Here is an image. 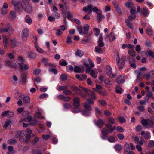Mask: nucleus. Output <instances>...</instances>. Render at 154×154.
Wrapping results in <instances>:
<instances>
[{"instance_id": "nucleus-1", "label": "nucleus", "mask_w": 154, "mask_h": 154, "mask_svg": "<svg viewBox=\"0 0 154 154\" xmlns=\"http://www.w3.org/2000/svg\"><path fill=\"white\" fill-rule=\"evenodd\" d=\"M11 3L14 6V9L18 13H21L23 11L24 8L20 1L12 0Z\"/></svg>"}, {"instance_id": "nucleus-2", "label": "nucleus", "mask_w": 154, "mask_h": 154, "mask_svg": "<svg viewBox=\"0 0 154 154\" xmlns=\"http://www.w3.org/2000/svg\"><path fill=\"white\" fill-rule=\"evenodd\" d=\"M82 106L85 110L81 111V114L86 116H89L91 115L90 111L92 110V108L90 105L88 104L87 102H84L82 103Z\"/></svg>"}, {"instance_id": "nucleus-3", "label": "nucleus", "mask_w": 154, "mask_h": 154, "mask_svg": "<svg viewBox=\"0 0 154 154\" xmlns=\"http://www.w3.org/2000/svg\"><path fill=\"white\" fill-rule=\"evenodd\" d=\"M24 60L22 57H18L17 68H19L21 70H28L29 69V66L28 65L24 64Z\"/></svg>"}, {"instance_id": "nucleus-4", "label": "nucleus", "mask_w": 154, "mask_h": 154, "mask_svg": "<svg viewBox=\"0 0 154 154\" xmlns=\"http://www.w3.org/2000/svg\"><path fill=\"white\" fill-rule=\"evenodd\" d=\"M141 122L142 124L147 129L154 127V121L151 119H143Z\"/></svg>"}, {"instance_id": "nucleus-5", "label": "nucleus", "mask_w": 154, "mask_h": 154, "mask_svg": "<svg viewBox=\"0 0 154 154\" xmlns=\"http://www.w3.org/2000/svg\"><path fill=\"white\" fill-rule=\"evenodd\" d=\"M3 25V24L2 23H0V33H3V32H7L8 31L11 32L13 31L12 27L10 23H6L5 26V28L2 26Z\"/></svg>"}, {"instance_id": "nucleus-6", "label": "nucleus", "mask_w": 154, "mask_h": 154, "mask_svg": "<svg viewBox=\"0 0 154 154\" xmlns=\"http://www.w3.org/2000/svg\"><path fill=\"white\" fill-rule=\"evenodd\" d=\"M29 31L27 28H24L22 30L21 33V38L23 41L26 42L29 36Z\"/></svg>"}, {"instance_id": "nucleus-7", "label": "nucleus", "mask_w": 154, "mask_h": 154, "mask_svg": "<svg viewBox=\"0 0 154 154\" xmlns=\"http://www.w3.org/2000/svg\"><path fill=\"white\" fill-rule=\"evenodd\" d=\"M18 59L17 60H14L11 62L9 60H7L5 63L6 65L10 67H13L14 68H16L17 67V64L18 63Z\"/></svg>"}, {"instance_id": "nucleus-8", "label": "nucleus", "mask_w": 154, "mask_h": 154, "mask_svg": "<svg viewBox=\"0 0 154 154\" xmlns=\"http://www.w3.org/2000/svg\"><path fill=\"white\" fill-rule=\"evenodd\" d=\"M116 60L119 69L121 68L124 64L125 60L122 58L120 59L119 55L118 53H117V54Z\"/></svg>"}, {"instance_id": "nucleus-9", "label": "nucleus", "mask_w": 154, "mask_h": 154, "mask_svg": "<svg viewBox=\"0 0 154 154\" xmlns=\"http://www.w3.org/2000/svg\"><path fill=\"white\" fill-rule=\"evenodd\" d=\"M106 71L107 75L110 77H114L116 76L115 74H112V69L109 65L106 66Z\"/></svg>"}, {"instance_id": "nucleus-10", "label": "nucleus", "mask_w": 154, "mask_h": 154, "mask_svg": "<svg viewBox=\"0 0 154 154\" xmlns=\"http://www.w3.org/2000/svg\"><path fill=\"white\" fill-rule=\"evenodd\" d=\"M81 88L83 91L85 92L86 94H88L90 96V97L93 99L95 100L96 99V97L94 94H93L91 95H90V93H91V92L89 90H88L86 88L84 87H81Z\"/></svg>"}, {"instance_id": "nucleus-11", "label": "nucleus", "mask_w": 154, "mask_h": 154, "mask_svg": "<svg viewBox=\"0 0 154 154\" xmlns=\"http://www.w3.org/2000/svg\"><path fill=\"white\" fill-rule=\"evenodd\" d=\"M80 99L78 97H75L73 100V105L75 108H78L80 105Z\"/></svg>"}, {"instance_id": "nucleus-12", "label": "nucleus", "mask_w": 154, "mask_h": 154, "mask_svg": "<svg viewBox=\"0 0 154 154\" xmlns=\"http://www.w3.org/2000/svg\"><path fill=\"white\" fill-rule=\"evenodd\" d=\"M125 81V77L124 75H120L117 77L116 82L119 84L124 83Z\"/></svg>"}, {"instance_id": "nucleus-13", "label": "nucleus", "mask_w": 154, "mask_h": 154, "mask_svg": "<svg viewBox=\"0 0 154 154\" xmlns=\"http://www.w3.org/2000/svg\"><path fill=\"white\" fill-rule=\"evenodd\" d=\"M92 6L91 5H89L87 7H84L83 8V11L85 12H91L92 11Z\"/></svg>"}, {"instance_id": "nucleus-14", "label": "nucleus", "mask_w": 154, "mask_h": 154, "mask_svg": "<svg viewBox=\"0 0 154 154\" xmlns=\"http://www.w3.org/2000/svg\"><path fill=\"white\" fill-rule=\"evenodd\" d=\"M26 134V132L24 131H21L17 132L16 135L15 136L16 138H18L20 137L24 136Z\"/></svg>"}, {"instance_id": "nucleus-15", "label": "nucleus", "mask_w": 154, "mask_h": 154, "mask_svg": "<svg viewBox=\"0 0 154 154\" xmlns=\"http://www.w3.org/2000/svg\"><path fill=\"white\" fill-rule=\"evenodd\" d=\"M143 16L144 17H147L149 15V11L147 8H144L142 10Z\"/></svg>"}, {"instance_id": "nucleus-16", "label": "nucleus", "mask_w": 154, "mask_h": 154, "mask_svg": "<svg viewBox=\"0 0 154 154\" xmlns=\"http://www.w3.org/2000/svg\"><path fill=\"white\" fill-rule=\"evenodd\" d=\"M2 38L3 39V44L5 48H7L8 45V39L6 36L5 35H2Z\"/></svg>"}, {"instance_id": "nucleus-17", "label": "nucleus", "mask_w": 154, "mask_h": 154, "mask_svg": "<svg viewBox=\"0 0 154 154\" xmlns=\"http://www.w3.org/2000/svg\"><path fill=\"white\" fill-rule=\"evenodd\" d=\"M94 69L91 71L90 75L93 78L95 79L97 77L98 72L96 69H95V70Z\"/></svg>"}, {"instance_id": "nucleus-18", "label": "nucleus", "mask_w": 154, "mask_h": 154, "mask_svg": "<svg viewBox=\"0 0 154 154\" xmlns=\"http://www.w3.org/2000/svg\"><path fill=\"white\" fill-rule=\"evenodd\" d=\"M35 46L36 49V51L40 53H44L45 52L44 50L40 48L38 45L37 42L35 43Z\"/></svg>"}, {"instance_id": "nucleus-19", "label": "nucleus", "mask_w": 154, "mask_h": 154, "mask_svg": "<svg viewBox=\"0 0 154 154\" xmlns=\"http://www.w3.org/2000/svg\"><path fill=\"white\" fill-rule=\"evenodd\" d=\"M141 135H144L143 137L145 139H148L150 138V133L149 132L145 133L144 131H143L141 132Z\"/></svg>"}, {"instance_id": "nucleus-20", "label": "nucleus", "mask_w": 154, "mask_h": 154, "mask_svg": "<svg viewBox=\"0 0 154 154\" xmlns=\"http://www.w3.org/2000/svg\"><path fill=\"white\" fill-rule=\"evenodd\" d=\"M89 27V26L88 24H86L84 25L83 26L84 34H86L88 33Z\"/></svg>"}, {"instance_id": "nucleus-21", "label": "nucleus", "mask_w": 154, "mask_h": 154, "mask_svg": "<svg viewBox=\"0 0 154 154\" xmlns=\"http://www.w3.org/2000/svg\"><path fill=\"white\" fill-rule=\"evenodd\" d=\"M135 61V60L133 58H130L129 59V62L130 64V66L134 68H135L136 67L134 63Z\"/></svg>"}, {"instance_id": "nucleus-22", "label": "nucleus", "mask_w": 154, "mask_h": 154, "mask_svg": "<svg viewBox=\"0 0 154 154\" xmlns=\"http://www.w3.org/2000/svg\"><path fill=\"white\" fill-rule=\"evenodd\" d=\"M117 138L116 137L111 136L108 138V140L111 143H114L116 141Z\"/></svg>"}, {"instance_id": "nucleus-23", "label": "nucleus", "mask_w": 154, "mask_h": 154, "mask_svg": "<svg viewBox=\"0 0 154 154\" xmlns=\"http://www.w3.org/2000/svg\"><path fill=\"white\" fill-rule=\"evenodd\" d=\"M14 97L17 99L20 100L23 97V95L20 93L17 92L15 93L14 94Z\"/></svg>"}, {"instance_id": "nucleus-24", "label": "nucleus", "mask_w": 154, "mask_h": 154, "mask_svg": "<svg viewBox=\"0 0 154 154\" xmlns=\"http://www.w3.org/2000/svg\"><path fill=\"white\" fill-rule=\"evenodd\" d=\"M95 51L98 53L102 54L103 53L102 48L99 46L95 47Z\"/></svg>"}, {"instance_id": "nucleus-25", "label": "nucleus", "mask_w": 154, "mask_h": 154, "mask_svg": "<svg viewBox=\"0 0 154 154\" xmlns=\"http://www.w3.org/2000/svg\"><path fill=\"white\" fill-rule=\"evenodd\" d=\"M28 56L29 57L33 58L35 56V53L33 51H31L28 53Z\"/></svg>"}, {"instance_id": "nucleus-26", "label": "nucleus", "mask_w": 154, "mask_h": 154, "mask_svg": "<svg viewBox=\"0 0 154 154\" xmlns=\"http://www.w3.org/2000/svg\"><path fill=\"white\" fill-rule=\"evenodd\" d=\"M108 37L109 38V40L110 41H113L116 38L114 33L112 32H111L110 34L109 35Z\"/></svg>"}, {"instance_id": "nucleus-27", "label": "nucleus", "mask_w": 154, "mask_h": 154, "mask_svg": "<svg viewBox=\"0 0 154 154\" xmlns=\"http://www.w3.org/2000/svg\"><path fill=\"white\" fill-rule=\"evenodd\" d=\"M71 88L74 91V92L77 93H81V90L77 87L75 86H72L71 87Z\"/></svg>"}, {"instance_id": "nucleus-28", "label": "nucleus", "mask_w": 154, "mask_h": 154, "mask_svg": "<svg viewBox=\"0 0 154 154\" xmlns=\"http://www.w3.org/2000/svg\"><path fill=\"white\" fill-rule=\"evenodd\" d=\"M26 22L29 24H31L32 22V20L31 18L28 15H26L25 17Z\"/></svg>"}, {"instance_id": "nucleus-29", "label": "nucleus", "mask_w": 154, "mask_h": 154, "mask_svg": "<svg viewBox=\"0 0 154 154\" xmlns=\"http://www.w3.org/2000/svg\"><path fill=\"white\" fill-rule=\"evenodd\" d=\"M125 22L127 26L130 29H133V26L131 23L129 21V20L127 19L125 20Z\"/></svg>"}, {"instance_id": "nucleus-30", "label": "nucleus", "mask_w": 154, "mask_h": 154, "mask_svg": "<svg viewBox=\"0 0 154 154\" xmlns=\"http://www.w3.org/2000/svg\"><path fill=\"white\" fill-rule=\"evenodd\" d=\"M97 123L98 127L101 128L102 125H104L105 123L103 120L99 119L97 121Z\"/></svg>"}, {"instance_id": "nucleus-31", "label": "nucleus", "mask_w": 154, "mask_h": 154, "mask_svg": "<svg viewBox=\"0 0 154 154\" xmlns=\"http://www.w3.org/2000/svg\"><path fill=\"white\" fill-rule=\"evenodd\" d=\"M75 54L77 56H79L80 57H81L84 54V53L81 50L77 49V51L75 53Z\"/></svg>"}, {"instance_id": "nucleus-32", "label": "nucleus", "mask_w": 154, "mask_h": 154, "mask_svg": "<svg viewBox=\"0 0 154 154\" xmlns=\"http://www.w3.org/2000/svg\"><path fill=\"white\" fill-rule=\"evenodd\" d=\"M104 82L107 86H110L112 85L111 80L109 79H106L104 81Z\"/></svg>"}, {"instance_id": "nucleus-33", "label": "nucleus", "mask_w": 154, "mask_h": 154, "mask_svg": "<svg viewBox=\"0 0 154 154\" xmlns=\"http://www.w3.org/2000/svg\"><path fill=\"white\" fill-rule=\"evenodd\" d=\"M16 14L15 12L13 11H11L10 13V17L12 19L14 20L16 17Z\"/></svg>"}, {"instance_id": "nucleus-34", "label": "nucleus", "mask_w": 154, "mask_h": 154, "mask_svg": "<svg viewBox=\"0 0 154 154\" xmlns=\"http://www.w3.org/2000/svg\"><path fill=\"white\" fill-rule=\"evenodd\" d=\"M10 41L11 42V46L13 48H14L16 45L15 39L14 38H11L10 39Z\"/></svg>"}, {"instance_id": "nucleus-35", "label": "nucleus", "mask_w": 154, "mask_h": 154, "mask_svg": "<svg viewBox=\"0 0 154 154\" xmlns=\"http://www.w3.org/2000/svg\"><path fill=\"white\" fill-rule=\"evenodd\" d=\"M9 113L11 114V115H13V112H10L9 111H5L2 113V116H6L7 117H9V116H8V114Z\"/></svg>"}, {"instance_id": "nucleus-36", "label": "nucleus", "mask_w": 154, "mask_h": 154, "mask_svg": "<svg viewBox=\"0 0 154 154\" xmlns=\"http://www.w3.org/2000/svg\"><path fill=\"white\" fill-rule=\"evenodd\" d=\"M128 52L129 55L131 57H134L136 55L135 52L134 50H129Z\"/></svg>"}, {"instance_id": "nucleus-37", "label": "nucleus", "mask_w": 154, "mask_h": 154, "mask_svg": "<svg viewBox=\"0 0 154 154\" xmlns=\"http://www.w3.org/2000/svg\"><path fill=\"white\" fill-rule=\"evenodd\" d=\"M108 121L109 124H113L115 123L116 120L114 118L110 117L108 119Z\"/></svg>"}, {"instance_id": "nucleus-38", "label": "nucleus", "mask_w": 154, "mask_h": 154, "mask_svg": "<svg viewBox=\"0 0 154 154\" xmlns=\"http://www.w3.org/2000/svg\"><path fill=\"white\" fill-rule=\"evenodd\" d=\"M24 10L28 13H31L32 12L33 9L32 7L29 6L24 9Z\"/></svg>"}, {"instance_id": "nucleus-39", "label": "nucleus", "mask_w": 154, "mask_h": 154, "mask_svg": "<svg viewBox=\"0 0 154 154\" xmlns=\"http://www.w3.org/2000/svg\"><path fill=\"white\" fill-rule=\"evenodd\" d=\"M23 101L25 103H28L30 102V98L28 96L25 97L23 99Z\"/></svg>"}, {"instance_id": "nucleus-40", "label": "nucleus", "mask_w": 154, "mask_h": 154, "mask_svg": "<svg viewBox=\"0 0 154 154\" xmlns=\"http://www.w3.org/2000/svg\"><path fill=\"white\" fill-rule=\"evenodd\" d=\"M98 102L102 106H105L106 105L107 103L106 101L103 100H100Z\"/></svg>"}, {"instance_id": "nucleus-41", "label": "nucleus", "mask_w": 154, "mask_h": 154, "mask_svg": "<svg viewBox=\"0 0 154 154\" xmlns=\"http://www.w3.org/2000/svg\"><path fill=\"white\" fill-rule=\"evenodd\" d=\"M26 75L25 74H22L21 75V79L22 83H25L26 80Z\"/></svg>"}, {"instance_id": "nucleus-42", "label": "nucleus", "mask_w": 154, "mask_h": 154, "mask_svg": "<svg viewBox=\"0 0 154 154\" xmlns=\"http://www.w3.org/2000/svg\"><path fill=\"white\" fill-rule=\"evenodd\" d=\"M74 71L75 72L80 73L82 72L81 68L78 66H75L74 69Z\"/></svg>"}, {"instance_id": "nucleus-43", "label": "nucleus", "mask_w": 154, "mask_h": 154, "mask_svg": "<svg viewBox=\"0 0 154 154\" xmlns=\"http://www.w3.org/2000/svg\"><path fill=\"white\" fill-rule=\"evenodd\" d=\"M48 60L47 58H43L42 60V62L45 66H47L48 64Z\"/></svg>"}, {"instance_id": "nucleus-44", "label": "nucleus", "mask_w": 154, "mask_h": 154, "mask_svg": "<svg viewBox=\"0 0 154 154\" xmlns=\"http://www.w3.org/2000/svg\"><path fill=\"white\" fill-rule=\"evenodd\" d=\"M68 87L66 85L65 86H59L58 88H57V89L58 90H62V91H64L66 89H67Z\"/></svg>"}, {"instance_id": "nucleus-45", "label": "nucleus", "mask_w": 154, "mask_h": 154, "mask_svg": "<svg viewBox=\"0 0 154 154\" xmlns=\"http://www.w3.org/2000/svg\"><path fill=\"white\" fill-rule=\"evenodd\" d=\"M52 15L55 19H56L59 18L60 17V14L56 12L52 13Z\"/></svg>"}, {"instance_id": "nucleus-46", "label": "nucleus", "mask_w": 154, "mask_h": 154, "mask_svg": "<svg viewBox=\"0 0 154 154\" xmlns=\"http://www.w3.org/2000/svg\"><path fill=\"white\" fill-rule=\"evenodd\" d=\"M1 13L2 15H6L7 14L8 12L7 9L1 8Z\"/></svg>"}, {"instance_id": "nucleus-47", "label": "nucleus", "mask_w": 154, "mask_h": 154, "mask_svg": "<svg viewBox=\"0 0 154 154\" xmlns=\"http://www.w3.org/2000/svg\"><path fill=\"white\" fill-rule=\"evenodd\" d=\"M41 70L39 69H36L33 71V73L35 75H38L40 73Z\"/></svg>"}, {"instance_id": "nucleus-48", "label": "nucleus", "mask_w": 154, "mask_h": 154, "mask_svg": "<svg viewBox=\"0 0 154 154\" xmlns=\"http://www.w3.org/2000/svg\"><path fill=\"white\" fill-rule=\"evenodd\" d=\"M59 64L62 66H65L67 65L66 61L64 60H61L59 62Z\"/></svg>"}, {"instance_id": "nucleus-49", "label": "nucleus", "mask_w": 154, "mask_h": 154, "mask_svg": "<svg viewBox=\"0 0 154 154\" xmlns=\"http://www.w3.org/2000/svg\"><path fill=\"white\" fill-rule=\"evenodd\" d=\"M114 148L116 150L118 151H120L122 150V146L120 145L119 144L116 145L115 146Z\"/></svg>"}, {"instance_id": "nucleus-50", "label": "nucleus", "mask_w": 154, "mask_h": 154, "mask_svg": "<svg viewBox=\"0 0 154 154\" xmlns=\"http://www.w3.org/2000/svg\"><path fill=\"white\" fill-rule=\"evenodd\" d=\"M109 130L105 128L103 129L101 131L102 134L107 135L109 132Z\"/></svg>"}, {"instance_id": "nucleus-51", "label": "nucleus", "mask_w": 154, "mask_h": 154, "mask_svg": "<svg viewBox=\"0 0 154 154\" xmlns=\"http://www.w3.org/2000/svg\"><path fill=\"white\" fill-rule=\"evenodd\" d=\"M11 123L10 120H7L5 123L4 127L7 128L9 127L10 128V123Z\"/></svg>"}, {"instance_id": "nucleus-52", "label": "nucleus", "mask_w": 154, "mask_h": 154, "mask_svg": "<svg viewBox=\"0 0 154 154\" xmlns=\"http://www.w3.org/2000/svg\"><path fill=\"white\" fill-rule=\"evenodd\" d=\"M146 33L149 35H153V32L151 29H147L146 30Z\"/></svg>"}, {"instance_id": "nucleus-53", "label": "nucleus", "mask_w": 154, "mask_h": 154, "mask_svg": "<svg viewBox=\"0 0 154 154\" xmlns=\"http://www.w3.org/2000/svg\"><path fill=\"white\" fill-rule=\"evenodd\" d=\"M63 93L66 95H69L71 94L72 92L69 90L66 89L63 91Z\"/></svg>"}, {"instance_id": "nucleus-54", "label": "nucleus", "mask_w": 154, "mask_h": 154, "mask_svg": "<svg viewBox=\"0 0 154 154\" xmlns=\"http://www.w3.org/2000/svg\"><path fill=\"white\" fill-rule=\"evenodd\" d=\"M94 30L95 32V35L97 37L98 36L100 33V31L99 29L97 28H95L94 29Z\"/></svg>"}, {"instance_id": "nucleus-55", "label": "nucleus", "mask_w": 154, "mask_h": 154, "mask_svg": "<svg viewBox=\"0 0 154 154\" xmlns=\"http://www.w3.org/2000/svg\"><path fill=\"white\" fill-rule=\"evenodd\" d=\"M8 142L10 144H14L16 143V141L14 139H12L9 140Z\"/></svg>"}, {"instance_id": "nucleus-56", "label": "nucleus", "mask_w": 154, "mask_h": 154, "mask_svg": "<svg viewBox=\"0 0 154 154\" xmlns=\"http://www.w3.org/2000/svg\"><path fill=\"white\" fill-rule=\"evenodd\" d=\"M67 78V76L65 74H63L61 75L60 76V79L62 81H65L66 80Z\"/></svg>"}, {"instance_id": "nucleus-57", "label": "nucleus", "mask_w": 154, "mask_h": 154, "mask_svg": "<svg viewBox=\"0 0 154 154\" xmlns=\"http://www.w3.org/2000/svg\"><path fill=\"white\" fill-rule=\"evenodd\" d=\"M81 111L80 109L77 108H75L72 110V112L75 113H78L80 112H81Z\"/></svg>"}, {"instance_id": "nucleus-58", "label": "nucleus", "mask_w": 154, "mask_h": 154, "mask_svg": "<svg viewBox=\"0 0 154 154\" xmlns=\"http://www.w3.org/2000/svg\"><path fill=\"white\" fill-rule=\"evenodd\" d=\"M64 108L66 109H68L71 107V104L69 103H66L63 105Z\"/></svg>"}, {"instance_id": "nucleus-59", "label": "nucleus", "mask_w": 154, "mask_h": 154, "mask_svg": "<svg viewBox=\"0 0 154 154\" xmlns=\"http://www.w3.org/2000/svg\"><path fill=\"white\" fill-rule=\"evenodd\" d=\"M97 44L98 45L97 46H99L102 48L103 47L104 45V44L103 41H98Z\"/></svg>"}, {"instance_id": "nucleus-60", "label": "nucleus", "mask_w": 154, "mask_h": 154, "mask_svg": "<svg viewBox=\"0 0 154 154\" xmlns=\"http://www.w3.org/2000/svg\"><path fill=\"white\" fill-rule=\"evenodd\" d=\"M118 119L119 122L121 123H123L125 121V119L123 117H119L118 118Z\"/></svg>"}, {"instance_id": "nucleus-61", "label": "nucleus", "mask_w": 154, "mask_h": 154, "mask_svg": "<svg viewBox=\"0 0 154 154\" xmlns=\"http://www.w3.org/2000/svg\"><path fill=\"white\" fill-rule=\"evenodd\" d=\"M77 30L79 32L80 35H83L84 34L83 32L82 31V28L81 26H79L77 28Z\"/></svg>"}, {"instance_id": "nucleus-62", "label": "nucleus", "mask_w": 154, "mask_h": 154, "mask_svg": "<svg viewBox=\"0 0 154 154\" xmlns=\"http://www.w3.org/2000/svg\"><path fill=\"white\" fill-rule=\"evenodd\" d=\"M148 146L149 147H152L154 146V141L150 140L148 143Z\"/></svg>"}, {"instance_id": "nucleus-63", "label": "nucleus", "mask_w": 154, "mask_h": 154, "mask_svg": "<svg viewBox=\"0 0 154 154\" xmlns=\"http://www.w3.org/2000/svg\"><path fill=\"white\" fill-rule=\"evenodd\" d=\"M56 31L57 32L56 33V35L57 36H59L63 34V32L60 29H57Z\"/></svg>"}, {"instance_id": "nucleus-64", "label": "nucleus", "mask_w": 154, "mask_h": 154, "mask_svg": "<svg viewBox=\"0 0 154 154\" xmlns=\"http://www.w3.org/2000/svg\"><path fill=\"white\" fill-rule=\"evenodd\" d=\"M38 140L39 138L38 137H36L32 141V144L33 145H35Z\"/></svg>"}]
</instances>
